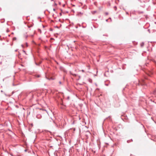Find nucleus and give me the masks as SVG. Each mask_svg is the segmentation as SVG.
I'll use <instances>...</instances> for the list:
<instances>
[{"mask_svg":"<svg viewBox=\"0 0 156 156\" xmlns=\"http://www.w3.org/2000/svg\"><path fill=\"white\" fill-rule=\"evenodd\" d=\"M73 75L74 76H76V74H73Z\"/></svg>","mask_w":156,"mask_h":156,"instance_id":"nucleus-3","label":"nucleus"},{"mask_svg":"<svg viewBox=\"0 0 156 156\" xmlns=\"http://www.w3.org/2000/svg\"><path fill=\"white\" fill-rule=\"evenodd\" d=\"M145 84V83L144 82V81H143V83H141V84H142V85H144Z\"/></svg>","mask_w":156,"mask_h":156,"instance_id":"nucleus-2","label":"nucleus"},{"mask_svg":"<svg viewBox=\"0 0 156 156\" xmlns=\"http://www.w3.org/2000/svg\"><path fill=\"white\" fill-rule=\"evenodd\" d=\"M59 83H60V84L61 83V82H59Z\"/></svg>","mask_w":156,"mask_h":156,"instance_id":"nucleus-5","label":"nucleus"},{"mask_svg":"<svg viewBox=\"0 0 156 156\" xmlns=\"http://www.w3.org/2000/svg\"><path fill=\"white\" fill-rule=\"evenodd\" d=\"M53 10L54 11H55V9H53Z\"/></svg>","mask_w":156,"mask_h":156,"instance_id":"nucleus-4","label":"nucleus"},{"mask_svg":"<svg viewBox=\"0 0 156 156\" xmlns=\"http://www.w3.org/2000/svg\"><path fill=\"white\" fill-rule=\"evenodd\" d=\"M16 37H14L13 38V40H16Z\"/></svg>","mask_w":156,"mask_h":156,"instance_id":"nucleus-1","label":"nucleus"},{"mask_svg":"<svg viewBox=\"0 0 156 156\" xmlns=\"http://www.w3.org/2000/svg\"><path fill=\"white\" fill-rule=\"evenodd\" d=\"M23 51L24 52H25V51Z\"/></svg>","mask_w":156,"mask_h":156,"instance_id":"nucleus-6","label":"nucleus"}]
</instances>
